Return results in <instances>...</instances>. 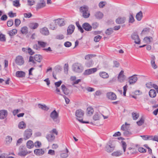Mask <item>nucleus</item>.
<instances>
[{"mask_svg": "<svg viewBox=\"0 0 158 158\" xmlns=\"http://www.w3.org/2000/svg\"><path fill=\"white\" fill-rule=\"evenodd\" d=\"M84 114V112L83 110L81 109L77 110L75 112V115L77 117V119L79 122L83 123H88L89 122L88 121H83L82 118Z\"/></svg>", "mask_w": 158, "mask_h": 158, "instance_id": "f257e3e1", "label": "nucleus"}, {"mask_svg": "<svg viewBox=\"0 0 158 158\" xmlns=\"http://www.w3.org/2000/svg\"><path fill=\"white\" fill-rule=\"evenodd\" d=\"M80 11L82 13V16L85 18H87L90 16L89 8L87 6L84 5L80 8Z\"/></svg>", "mask_w": 158, "mask_h": 158, "instance_id": "f03ea898", "label": "nucleus"}, {"mask_svg": "<svg viewBox=\"0 0 158 158\" xmlns=\"http://www.w3.org/2000/svg\"><path fill=\"white\" fill-rule=\"evenodd\" d=\"M72 69L74 72L77 73H81L83 70V68L82 64L78 63H76L73 64Z\"/></svg>", "mask_w": 158, "mask_h": 158, "instance_id": "7ed1b4c3", "label": "nucleus"}, {"mask_svg": "<svg viewBox=\"0 0 158 158\" xmlns=\"http://www.w3.org/2000/svg\"><path fill=\"white\" fill-rule=\"evenodd\" d=\"M50 117L56 123H58L60 122L59 114L55 110L51 112L50 114Z\"/></svg>", "mask_w": 158, "mask_h": 158, "instance_id": "20e7f679", "label": "nucleus"}, {"mask_svg": "<svg viewBox=\"0 0 158 158\" xmlns=\"http://www.w3.org/2000/svg\"><path fill=\"white\" fill-rule=\"evenodd\" d=\"M19 151L18 155L21 156H25L27 154L30 153V152H27L26 151L25 147L23 145L20 146L19 148Z\"/></svg>", "mask_w": 158, "mask_h": 158, "instance_id": "39448f33", "label": "nucleus"}, {"mask_svg": "<svg viewBox=\"0 0 158 158\" xmlns=\"http://www.w3.org/2000/svg\"><path fill=\"white\" fill-rule=\"evenodd\" d=\"M115 146L113 144L109 143L107 144L105 147V150L107 152L110 153L114 150Z\"/></svg>", "mask_w": 158, "mask_h": 158, "instance_id": "423d86ee", "label": "nucleus"}, {"mask_svg": "<svg viewBox=\"0 0 158 158\" xmlns=\"http://www.w3.org/2000/svg\"><path fill=\"white\" fill-rule=\"evenodd\" d=\"M131 38L133 40H134V42L137 44H140V40L137 32H134L131 35Z\"/></svg>", "mask_w": 158, "mask_h": 158, "instance_id": "0eeeda50", "label": "nucleus"}, {"mask_svg": "<svg viewBox=\"0 0 158 158\" xmlns=\"http://www.w3.org/2000/svg\"><path fill=\"white\" fill-rule=\"evenodd\" d=\"M32 131L31 129H27L26 130L23 134V139L25 140L30 138L32 135Z\"/></svg>", "mask_w": 158, "mask_h": 158, "instance_id": "6e6552de", "label": "nucleus"}, {"mask_svg": "<svg viewBox=\"0 0 158 158\" xmlns=\"http://www.w3.org/2000/svg\"><path fill=\"white\" fill-rule=\"evenodd\" d=\"M16 64L19 66L23 65L24 63L23 58L21 56H17L15 60Z\"/></svg>", "mask_w": 158, "mask_h": 158, "instance_id": "1a4fd4ad", "label": "nucleus"}, {"mask_svg": "<svg viewBox=\"0 0 158 158\" xmlns=\"http://www.w3.org/2000/svg\"><path fill=\"white\" fill-rule=\"evenodd\" d=\"M97 70V69L96 68H91L86 69L85 71L83 73V75L85 76L88 75L92 73H94Z\"/></svg>", "mask_w": 158, "mask_h": 158, "instance_id": "9d476101", "label": "nucleus"}, {"mask_svg": "<svg viewBox=\"0 0 158 158\" xmlns=\"http://www.w3.org/2000/svg\"><path fill=\"white\" fill-rule=\"evenodd\" d=\"M106 96L108 99L112 100H115L117 98V96L116 94L112 92L107 93Z\"/></svg>", "mask_w": 158, "mask_h": 158, "instance_id": "9b49d317", "label": "nucleus"}, {"mask_svg": "<svg viewBox=\"0 0 158 158\" xmlns=\"http://www.w3.org/2000/svg\"><path fill=\"white\" fill-rule=\"evenodd\" d=\"M8 112L6 110H0V119H3L7 116Z\"/></svg>", "mask_w": 158, "mask_h": 158, "instance_id": "f8f14e48", "label": "nucleus"}, {"mask_svg": "<svg viewBox=\"0 0 158 158\" xmlns=\"http://www.w3.org/2000/svg\"><path fill=\"white\" fill-rule=\"evenodd\" d=\"M40 33L43 35H48L49 34V32L48 28L46 27H44L40 30Z\"/></svg>", "mask_w": 158, "mask_h": 158, "instance_id": "ddd939ff", "label": "nucleus"}, {"mask_svg": "<svg viewBox=\"0 0 158 158\" xmlns=\"http://www.w3.org/2000/svg\"><path fill=\"white\" fill-rule=\"evenodd\" d=\"M75 26L73 25H69L68 27L67 30V34L68 35L72 34L73 32L75 29Z\"/></svg>", "mask_w": 158, "mask_h": 158, "instance_id": "4468645a", "label": "nucleus"}, {"mask_svg": "<svg viewBox=\"0 0 158 158\" xmlns=\"http://www.w3.org/2000/svg\"><path fill=\"white\" fill-rule=\"evenodd\" d=\"M125 79V76L124 75V71L121 70L118 76V80L120 82H123Z\"/></svg>", "mask_w": 158, "mask_h": 158, "instance_id": "2eb2a0df", "label": "nucleus"}, {"mask_svg": "<svg viewBox=\"0 0 158 158\" xmlns=\"http://www.w3.org/2000/svg\"><path fill=\"white\" fill-rule=\"evenodd\" d=\"M83 28L87 31H90L92 30V27L88 23H84L82 25Z\"/></svg>", "mask_w": 158, "mask_h": 158, "instance_id": "dca6fc26", "label": "nucleus"}, {"mask_svg": "<svg viewBox=\"0 0 158 158\" xmlns=\"http://www.w3.org/2000/svg\"><path fill=\"white\" fill-rule=\"evenodd\" d=\"M137 77L135 75L132 76L129 78V82L130 85L134 84L137 81Z\"/></svg>", "mask_w": 158, "mask_h": 158, "instance_id": "f3484780", "label": "nucleus"}, {"mask_svg": "<svg viewBox=\"0 0 158 158\" xmlns=\"http://www.w3.org/2000/svg\"><path fill=\"white\" fill-rule=\"evenodd\" d=\"M155 57L154 55H151V63L152 67L154 69H156L157 67V66L155 64Z\"/></svg>", "mask_w": 158, "mask_h": 158, "instance_id": "a211bd4d", "label": "nucleus"}, {"mask_svg": "<svg viewBox=\"0 0 158 158\" xmlns=\"http://www.w3.org/2000/svg\"><path fill=\"white\" fill-rule=\"evenodd\" d=\"M55 23L56 26L58 25L59 26H62L64 24V20L62 19H58L55 20Z\"/></svg>", "mask_w": 158, "mask_h": 158, "instance_id": "6ab92c4d", "label": "nucleus"}, {"mask_svg": "<svg viewBox=\"0 0 158 158\" xmlns=\"http://www.w3.org/2000/svg\"><path fill=\"white\" fill-rule=\"evenodd\" d=\"M34 152L36 155L40 156L44 153V151L42 149H37L34 150Z\"/></svg>", "mask_w": 158, "mask_h": 158, "instance_id": "aec40b11", "label": "nucleus"}, {"mask_svg": "<svg viewBox=\"0 0 158 158\" xmlns=\"http://www.w3.org/2000/svg\"><path fill=\"white\" fill-rule=\"evenodd\" d=\"M45 5V2L44 0H40V2L38 3L36 5V9H39L43 8L44 7Z\"/></svg>", "mask_w": 158, "mask_h": 158, "instance_id": "412c9836", "label": "nucleus"}, {"mask_svg": "<svg viewBox=\"0 0 158 158\" xmlns=\"http://www.w3.org/2000/svg\"><path fill=\"white\" fill-rule=\"evenodd\" d=\"M126 20L125 17H118L116 20V22L118 24H122L125 22Z\"/></svg>", "mask_w": 158, "mask_h": 158, "instance_id": "4be33fe9", "label": "nucleus"}, {"mask_svg": "<svg viewBox=\"0 0 158 158\" xmlns=\"http://www.w3.org/2000/svg\"><path fill=\"white\" fill-rule=\"evenodd\" d=\"M61 88L64 94L66 95H68L69 94L70 92L69 90L64 85H62Z\"/></svg>", "mask_w": 158, "mask_h": 158, "instance_id": "5701e85b", "label": "nucleus"}, {"mask_svg": "<svg viewBox=\"0 0 158 158\" xmlns=\"http://www.w3.org/2000/svg\"><path fill=\"white\" fill-rule=\"evenodd\" d=\"M16 76L18 77H23L25 76V73L22 71H17L16 72Z\"/></svg>", "mask_w": 158, "mask_h": 158, "instance_id": "b1692460", "label": "nucleus"}, {"mask_svg": "<svg viewBox=\"0 0 158 158\" xmlns=\"http://www.w3.org/2000/svg\"><path fill=\"white\" fill-rule=\"evenodd\" d=\"M100 76L102 78L105 79L108 78L109 77L108 74L105 72H101L99 73Z\"/></svg>", "mask_w": 158, "mask_h": 158, "instance_id": "393cba45", "label": "nucleus"}, {"mask_svg": "<svg viewBox=\"0 0 158 158\" xmlns=\"http://www.w3.org/2000/svg\"><path fill=\"white\" fill-rule=\"evenodd\" d=\"M46 138L49 141L52 142L54 140L55 137L53 134H49L47 135Z\"/></svg>", "mask_w": 158, "mask_h": 158, "instance_id": "a878e982", "label": "nucleus"}, {"mask_svg": "<svg viewBox=\"0 0 158 158\" xmlns=\"http://www.w3.org/2000/svg\"><path fill=\"white\" fill-rule=\"evenodd\" d=\"M123 154L122 152L121 151H117L112 152L111 155L112 156H121Z\"/></svg>", "mask_w": 158, "mask_h": 158, "instance_id": "bb28decb", "label": "nucleus"}, {"mask_svg": "<svg viewBox=\"0 0 158 158\" xmlns=\"http://www.w3.org/2000/svg\"><path fill=\"white\" fill-rule=\"evenodd\" d=\"M26 126V124L23 121L20 122L18 124V127L20 129H24Z\"/></svg>", "mask_w": 158, "mask_h": 158, "instance_id": "cd10ccee", "label": "nucleus"}, {"mask_svg": "<svg viewBox=\"0 0 158 158\" xmlns=\"http://www.w3.org/2000/svg\"><path fill=\"white\" fill-rule=\"evenodd\" d=\"M34 60L39 62H40L43 59L42 56L40 55H35L34 56Z\"/></svg>", "mask_w": 158, "mask_h": 158, "instance_id": "c85d7f7f", "label": "nucleus"}, {"mask_svg": "<svg viewBox=\"0 0 158 158\" xmlns=\"http://www.w3.org/2000/svg\"><path fill=\"white\" fill-rule=\"evenodd\" d=\"M143 17V13L142 11H140L136 15V18L138 21H140Z\"/></svg>", "mask_w": 158, "mask_h": 158, "instance_id": "c756f323", "label": "nucleus"}, {"mask_svg": "<svg viewBox=\"0 0 158 158\" xmlns=\"http://www.w3.org/2000/svg\"><path fill=\"white\" fill-rule=\"evenodd\" d=\"M149 94L150 96L152 98L155 97L156 96V92L155 90L153 89H151L150 90Z\"/></svg>", "mask_w": 158, "mask_h": 158, "instance_id": "7c9ffc66", "label": "nucleus"}, {"mask_svg": "<svg viewBox=\"0 0 158 158\" xmlns=\"http://www.w3.org/2000/svg\"><path fill=\"white\" fill-rule=\"evenodd\" d=\"M38 26V24L36 23H31L29 25V27L32 29H36Z\"/></svg>", "mask_w": 158, "mask_h": 158, "instance_id": "2f4dec72", "label": "nucleus"}, {"mask_svg": "<svg viewBox=\"0 0 158 158\" xmlns=\"http://www.w3.org/2000/svg\"><path fill=\"white\" fill-rule=\"evenodd\" d=\"M38 106L39 108L43 110H47L49 109L47 106L44 104L42 105L41 104H39L38 105Z\"/></svg>", "mask_w": 158, "mask_h": 158, "instance_id": "473e14b6", "label": "nucleus"}, {"mask_svg": "<svg viewBox=\"0 0 158 158\" xmlns=\"http://www.w3.org/2000/svg\"><path fill=\"white\" fill-rule=\"evenodd\" d=\"M94 64L93 61L91 60H88L85 63V65L87 67H90L92 66Z\"/></svg>", "mask_w": 158, "mask_h": 158, "instance_id": "72a5a7b5", "label": "nucleus"}, {"mask_svg": "<svg viewBox=\"0 0 158 158\" xmlns=\"http://www.w3.org/2000/svg\"><path fill=\"white\" fill-rule=\"evenodd\" d=\"M27 146L29 149L32 148L34 146L33 142L31 140H29L27 143Z\"/></svg>", "mask_w": 158, "mask_h": 158, "instance_id": "f704fd0d", "label": "nucleus"}, {"mask_svg": "<svg viewBox=\"0 0 158 158\" xmlns=\"http://www.w3.org/2000/svg\"><path fill=\"white\" fill-rule=\"evenodd\" d=\"M103 15L102 13L100 12H97L95 14V16L98 19H102L103 17Z\"/></svg>", "mask_w": 158, "mask_h": 158, "instance_id": "c9c22d12", "label": "nucleus"}, {"mask_svg": "<svg viewBox=\"0 0 158 158\" xmlns=\"http://www.w3.org/2000/svg\"><path fill=\"white\" fill-rule=\"evenodd\" d=\"M101 114L98 113H96L93 117V119L94 120H97L99 119L100 117Z\"/></svg>", "mask_w": 158, "mask_h": 158, "instance_id": "e433bc0d", "label": "nucleus"}, {"mask_svg": "<svg viewBox=\"0 0 158 158\" xmlns=\"http://www.w3.org/2000/svg\"><path fill=\"white\" fill-rule=\"evenodd\" d=\"M87 110L88 114L90 116L92 115L94 112L93 109L91 107H88Z\"/></svg>", "mask_w": 158, "mask_h": 158, "instance_id": "4c0bfd02", "label": "nucleus"}, {"mask_svg": "<svg viewBox=\"0 0 158 158\" xmlns=\"http://www.w3.org/2000/svg\"><path fill=\"white\" fill-rule=\"evenodd\" d=\"M144 40H145L147 43H149L152 41L153 38L152 37L150 36H146L144 38Z\"/></svg>", "mask_w": 158, "mask_h": 158, "instance_id": "58836bf2", "label": "nucleus"}, {"mask_svg": "<svg viewBox=\"0 0 158 158\" xmlns=\"http://www.w3.org/2000/svg\"><path fill=\"white\" fill-rule=\"evenodd\" d=\"M96 56V55L94 54H89L86 55L85 57V59L86 60H88L89 59L95 57Z\"/></svg>", "mask_w": 158, "mask_h": 158, "instance_id": "ea45409f", "label": "nucleus"}, {"mask_svg": "<svg viewBox=\"0 0 158 158\" xmlns=\"http://www.w3.org/2000/svg\"><path fill=\"white\" fill-rule=\"evenodd\" d=\"M38 43L39 46L43 48L45 47L47 44V43L41 41H38Z\"/></svg>", "mask_w": 158, "mask_h": 158, "instance_id": "a19ab883", "label": "nucleus"}, {"mask_svg": "<svg viewBox=\"0 0 158 158\" xmlns=\"http://www.w3.org/2000/svg\"><path fill=\"white\" fill-rule=\"evenodd\" d=\"M17 33V30L16 29H13L8 32V34L10 36L15 35Z\"/></svg>", "mask_w": 158, "mask_h": 158, "instance_id": "79ce46f5", "label": "nucleus"}, {"mask_svg": "<svg viewBox=\"0 0 158 158\" xmlns=\"http://www.w3.org/2000/svg\"><path fill=\"white\" fill-rule=\"evenodd\" d=\"M150 29L148 27H146L143 29L141 33V35L148 33L150 31Z\"/></svg>", "mask_w": 158, "mask_h": 158, "instance_id": "37998d69", "label": "nucleus"}, {"mask_svg": "<svg viewBox=\"0 0 158 158\" xmlns=\"http://www.w3.org/2000/svg\"><path fill=\"white\" fill-rule=\"evenodd\" d=\"M139 114L135 112H132V116L133 119L136 120L139 118Z\"/></svg>", "mask_w": 158, "mask_h": 158, "instance_id": "c03bdc74", "label": "nucleus"}, {"mask_svg": "<svg viewBox=\"0 0 158 158\" xmlns=\"http://www.w3.org/2000/svg\"><path fill=\"white\" fill-rule=\"evenodd\" d=\"M127 125H128V124L127 123H126L125 124L121 126V130L124 131L127 130L128 128V127Z\"/></svg>", "mask_w": 158, "mask_h": 158, "instance_id": "a18cd8bd", "label": "nucleus"}, {"mask_svg": "<svg viewBox=\"0 0 158 158\" xmlns=\"http://www.w3.org/2000/svg\"><path fill=\"white\" fill-rule=\"evenodd\" d=\"M21 31L22 34H26L28 32V28L26 27H24L22 28Z\"/></svg>", "mask_w": 158, "mask_h": 158, "instance_id": "49530a36", "label": "nucleus"}, {"mask_svg": "<svg viewBox=\"0 0 158 158\" xmlns=\"http://www.w3.org/2000/svg\"><path fill=\"white\" fill-rule=\"evenodd\" d=\"M76 24L78 28V30L81 31V33H83L84 31V30H83L82 27H81L80 25L79 24V22H76Z\"/></svg>", "mask_w": 158, "mask_h": 158, "instance_id": "de8ad7c7", "label": "nucleus"}, {"mask_svg": "<svg viewBox=\"0 0 158 158\" xmlns=\"http://www.w3.org/2000/svg\"><path fill=\"white\" fill-rule=\"evenodd\" d=\"M113 32V29L112 28L107 29L105 31V33L107 35L112 34Z\"/></svg>", "mask_w": 158, "mask_h": 158, "instance_id": "09e8293b", "label": "nucleus"}, {"mask_svg": "<svg viewBox=\"0 0 158 158\" xmlns=\"http://www.w3.org/2000/svg\"><path fill=\"white\" fill-rule=\"evenodd\" d=\"M144 119L141 118L139 121L136 122V123L139 126H141L144 123Z\"/></svg>", "mask_w": 158, "mask_h": 158, "instance_id": "8fccbe9b", "label": "nucleus"}, {"mask_svg": "<svg viewBox=\"0 0 158 158\" xmlns=\"http://www.w3.org/2000/svg\"><path fill=\"white\" fill-rule=\"evenodd\" d=\"M121 143H122V146L123 147V151L124 152H125L126 151V149L127 147V144L126 142L125 141H121Z\"/></svg>", "mask_w": 158, "mask_h": 158, "instance_id": "3c124183", "label": "nucleus"}, {"mask_svg": "<svg viewBox=\"0 0 158 158\" xmlns=\"http://www.w3.org/2000/svg\"><path fill=\"white\" fill-rule=\"evenodd\" d=\"M102 38L101 36L99 35H97L94 37V40L96 42H98Z\"/></svg>", "mask_w": 158, "mask_h": 158, "instance_id": "603ef678", "label": "nucleus"}, {"mask_svg": "<svg viewBox=\"0 0 158 158\" xmlns=\"http://www.w3.org/2000/svg\"><path fill=\"white\" fill-rule=\"evenodd\" d=\"M135 21V19L132 14H130L129 17V22L132 23Z\"/></svg>", "mask_w": 158, "mask_h": 158, "instance_id": "864d4df0", "label": "nucleus"}, {"mask_svg": "<svg viewBox=\"0 0 158 158\" xmlns=\"http://www.w3.org/2000/svg\"><path fill=\"white\" fill-rule=\"evenodd\" d=\"M49 26V28L52 30H54L57 28V26L56 23L54 25L53 23H51L50 24Z\"/></svg>", "mask_w": 158, "mask_h": 158, "instance_id": "5fc2aeb1", "label": "nucleus"}, {"mask_svg": "<svg viewBox=\"0 0 158 158\" xmlns=\"http://www.w3.org/2000/svg\"><path fill=\"white\" fill-rule=\"evenodd\" d=\"M123 134L125 136H128L131 134V132L128 131V130L124 131Z\"/></svg>", "mask_w": 158, "mask_h": 158, "instance_id": "6e6d98bb", "label": "nucleus"}, {"mask_svg": "<svg viewBox=\"0 0 158 158\" xmlns=\"http://www.w3.org/2000/svg\"><path fill=\"white\" fill-rule=\"evenodd\" d=\"M12 138L10 136H7L6 137V142L7 143H10L12 141Z\"/></svg>", "mask_w": 158, "mask_h": 158, "instance_id": "4d7b16f0", "label": "nucleus"}, {"mask_svg": "<svg viewBox=\"0 0 158 158\" xmlns=\"http://www.w3.org/2000/svg\"><path fill=\"white\" fill-rule=\"evenodd\" d=\"M7 25L8 27H10L12 26L13 24V21L12 19H10L8 21L7 23Z\"/></svg>", "mask_w": 158, "mask_h": 158, "instance_id": "13d9d810", "label": "nucleus"}, {"mask_svg": "<svg viewBox=\"0 0 158 158\" xmlns=\"http://www.w3.org/2000/svg\"><path fill=\"white\" fill-rule=\"evenodd\" d=\"M0 41H6L5 35L2 33H0Z\"/></svg>", "mask_w": 158, "mask_h": 158, "instance_id": "bf43d9fd", "label": "nucleus"}, {"mask_svg": "<svg viewBox=\"0 0 158 158\" xmlns=\"http://www.w3.org/2000/svg\"><path fill=\"white\" fill-rule=\"evenodd\" d=\"M58 94L62 96L63 98H64L65 99V102H66V104H69V99L68 98H67L66 97V96L64 95H63L62 94H60L58 93Z\"/></svg>", "mask_w": 158, "mask_h": 158, "instance_id": "052dcab7", "label": "nucleus"}, {"mask_svg": "<svg viewBox=\"0 0 158 158\" xmlns=\"http://www.w3.org/2000/svg\"><path fill=\"white\" fill-rule=\"evenodd\" d=\"M13 5L15 6H20L19 1V0H16L13 2Z\"/></svg>", "mask_w": 158, "mask_h": 158, "instance_id": "680f3d73", "label": "nucleus"}, {"mask_svg": "<svg viewBox=\"0 0 158 158\" xmlns=\"http://www.w3.org/2000/svg\"><path fill=\"white\" fill-rule=\"evenodd\" d=\"M28 4L30 6H31L33 5L35 3L34 0H28Z\"/></svg>", "mask_w": 158, "mask_h": 158, "instance_id": "e2e57ef3", "label": "nucleus"}, {"mask_svg": "<svg viewBox=\"0 0 158 158\" xmlns=\"http://www.w3.org/2000/svg\"><path fill=\"white\" fill-rule=\"evenodd\" d=\"M98 23L97 22H95L93 23L91 26L92 27V28L94 29H95L98 27Z\"/></svg>", "mask_w": 158, "mask_h": 158, "instance_id": "0e129e2a", "label": "nucleus"}, {"mask_svg": "<svg viewBox=\"0 0 158 158\" xmlns=\"http://www.w3.org/2000/svg\"><path fill=\"white\" fill-rule=\"evenodd\" d=\"M21 21L19 19H16L15 20V25L17 27L19 25Z\"/></svg>", "mask_w": 158, "mask_h": 158, "instance_id": "69168bd1", "label": "nucleus"}, {"mask_svg": "<svg viewBox=\"0 0 158 158\" xmlns=\"http://www.w3.org/2000/svg\"><path fill=\"white\" fill-rule=\"evenodd\" d=\"M24 17L25 18H30L32 16V14L30 12L25 13L24 14Z\"/></svg>", "mask_w": 158, "mask_h": 158, "instance_id": "338daca9", "label": "nucleus"}, {"mask_svg": "<svg viewBox=\"0 0 158 158\" xmlns=\"http://www.w3.org/2000/svg\"><path fill=\"white\" fill-rule=\"evenodd\" d=\"M68 156L67 153H62L60 154V157L61 158H66Z\"/></svg>", "mask_w": 158, "mask_h": 158, "instance_id": "774afa93", "label": "nucleus"}]
</instances>
